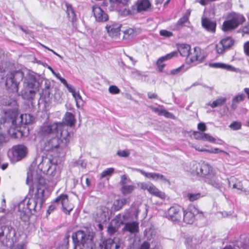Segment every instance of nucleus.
Here are the masks:
<instances>
[{
  "instance_id": "18",
  "label": "nucleus",
  "mask_w": 249,
  "mask_h": 249,
  "mask_svg": "<svg viewBox=\"0 0 249 249\" xmlns=\"http://www.w3.org/2000/svg\"><path fill=\"white\" fill-rule=\"evenodd\" d=\"M92 12L96 20L97 21H106L108 19L107 15L98 6H94L93 7Z\"/></svg>"
},
{
  "instance_id": "33",
  "label": "nucleus",
  "mask_w": 249,
  "mask_h": 249,
  "mask_svg": "<svg viewBox=\"0 0 249 249\" xmlns=\"http://www.w3.org/2000/svg\"><path fill=\"white\" fill-rule=\"evenodd\" d=\"M35 94L36 92L34 89H26L25 90H23L21 92V95L23 98L26 100L33 99Z\"/></svg>"
},
{
  "instance_id": "48",
  "label": "nucleus",
  "mask_w": 249,
  "mask_h": 249,
  "mask_svg": "<svg viewBox=\"0 0 249 249\" xmlns=\"http://www.w3.org/2000/svg\"><path fill=\"white\" fill-rule=\"evenodd\" d=\"M142 175L145 176L148 178L153 180L155 181L156 173L155 172H146V173H142Z\"/></svg>"
},
{
  "instance_id": "47",
  "label": "nucleus",
  "mask_w": 249,
  "mask_h": 249,
  "mask_svg": "<svg viewBox=\"0 0 249 249\" xmlns=\"http://www.w3.org/2000/svg\"><path fill=\"white\" fill-rule=\"evenodd\" d=\"M117 154L121 157H127L129 155L130 153L127 150H119Z\"/></svg>"
},
{
  "instance_id": "62",
  "label": "nucleus",
  "mask_w": 249,
  "mask_h": 249,
  "mask_svg": "<svg viewBox=\"0 0 249 249\" xmlns=\"http://www.w3.org/2000/svg\"><path fill=\"white\" fill-rule=\"evenodd\" d=\"M44 94V97L46 96L49 97L50 95V92L48 89H43L41 93V96H43Z\"/></svg>"
},
{
  "instance_id": "28",
  "label": "nucleus",
  "mask_w": 249,
  "mask_h": 249,
  "mask_svg": "<svg viewBox=\"0 0 249 249\" xmlns=\"http://www.w3.org/2000/svg\"><path fill=\"white\" fill-rule=\"evenodd\" d=\"M124 229L131 233H135L139 231V223L137 222H130L125 224Z\"/></svg>"
},
{
  "instance_id": "12",
  "label": "nucleus",
  "mask_w": 249,
  "mask_h": 249,
  "mask_svg": "<svg viewBox=\"0 0 249 249\" xmlns=\"http://www.w3.org/2000/svg\"><path fill=\"white\" fill-rule=\"evenodd\" d=\"M234 42V40L231 37L223 38L215 45L216 52L219 54H223L233 45Z\"/></svg>"
},
{
  "instance_id": "23",
  "label": "nucleus",
  "mask_w": 249,
  "mask_h": 249,
  "mask_svg": "<svg viewBox=\"0 0 249 249\" xmlns=\"http://www.w3.org/2000/svg\"><path fill=\"white\" fill-rule=\"evenodd\" d=\"M151 6V4L149 0H138L133 7L138 12H141L147 11Z\"/></svg>"
},
{
  "instance_id": "64",
  "label": "nucleus",
  "mask_w": 249,
  "mask_h": 249,
  "mask_svg": "<svg viewBox=\"0 0 249 249\" xmlns=\"http://www.w3.org/2000/svg\"><path fill=\"white\" fill-rule=\"evenodd\" d=\"M243 32L245 34H249V23L243 28Z\"/></svg>"
},
{
  "instance_id": "46",
  "label": "nucleus",
  "mask_w": 249,
  "mask_h": 249,
  "mask_svg": "<svg viewBox=\"0 0 249 249\" xmlns=\"http://www.w3.org/2000/svg\"><path fill=\"white\" fill-rule=\"evenodd\" d=\"M203 141H208L211 142H214L215 141V138L210 135L209 134L204 133Z\"/></svg>"
},
{
  "instance_id": "9",
  "label": "nucleus",
  "mask_w": 249,
  "mask_h": 249,
  "mask_svg": "<svg viewBox=\"0 0 249 249\" xmlns=\"http://www.w3.org/2000/svg\"><path fill=\"white\" fill-rule=\"evenodd\" d=\"M111 211L106 206L97 208L93 216L95 220L99 223H104L110 218Z\"/></svg>"
},
{
  "instance_id": "1",
  "label": "nucleus",
  "mask_w": 249,
  "mask_h": 249,
  "mask_svg": "<svg viewBox=\"0 0 249 249\" xmlns=\"http://www.w3.org/2000/svg\"><path fill=\"white\" fill-rule=\"evenodd\" d=\"M38 133L41 136L49 137L44 144L45 151L59 154L66 153L71 134L64 123H45L39 128Z\"/></svg>"
},
{
  "instance_id": "57",
  "label": "nucleus",
  "mask_w": 249,
  "mask_h": 249,
  "mask_svg": "<svg viewBox=\"0 0 249 249\" xmlns=\"http://www.w3.org/2000/svg\"><path fill=\"white\" fill-rule=\"evenodd\" d=\"M244 49L245 53L249 56V41H248L244 44Z\"/></svg>"
},
{
  "instance_id": "5",
  "label": "nucleus",
  "mask_w": 249,
  "mask_h": 249,
  "mask_svg": "<svg viewBox=\"0 0 249 249\" xmlns=\"http://www.w3.org/2000/svg\"><path fill=\"white\" fill-rule=\"evenodd\" d=\"M6 115L12 120V124L15 131H20L19 128L22 124H27L33 121V117L29 114H21L18 117V110H9L6 112Z\"/></svg>"
},
{
  "instance_id": "41",
  "label": "nucleus",
  "mask_w": 249,
  "mask_h": 249,
  "mask_svg": "<svg viewBox=\"0 0 249 249\" xmlns=\"http://www.w3.org/2000/svg\"><path fill=\"white\" fill-rule=\"evenodd\" d=\"M55 77L67 88L69 91L70 90V89H71L73 87L72 85L68 84L67 81L64 78L61 77L59 73Z\"/></svg>"
},
{
  "instance_id": "63",
  "label": "nucleus",
  "mask_w": 249,
  "mask_h": 249,
  "mask_svg": "<svg viewBox=\"0 0 249 249\" xmlns=\"http://www.w3.org/2000/svg\"><path fill=\"white\" fill-rule=\"evenodd\" d=\"M121 203L124 206L127 203H129V199L128 198H121Z\"/></svg>"
},
{
  "instance_id": "20",
  "label": "nucleus",
  "mask_w": 249,
  "mask_h": 249,
  "mask_svg": "<svg viewBox=\"0 0 249 249\" xmlns=\"http://www.w3.org/2000/svg\"><path fill=\"white\" fill-rule=\"evenodd\" d=\"M177 55V53L176 52H171L165 56H162L159 58L157 61V66L158 68L159 71L160 72H162L164 67L165 66V64L164 62L165 61L169 60L172 58L176 56Z\"/></svg>"
},
{
  "instance_id": "27",
  "label": "nucleus",
  "mask_w": 249,
  "mask_h": 249,
  "mask_svg": "<svg viewBox=\"0 0 249 249\" xmlns=\"http://www.w3.org/2000/svg\"><path fill=\"white\" fill-rule=\"evenodd\" d=\"M120 247V243L118 241V239L117 238L108 239L105 242V249H118Z\"/></svg>"
},
{
  "instance_id": "52",
  "label": "nucleus",
  "mask_w": 249,
  "mask_h": 249,
  "mask_svg": "<svg viewBox=\"0 0 249 249\" xmlns=\"http://www.w3.org/2000/svg\"><path fill=\"white\" fill-rule=\"evenodd\" d=\"M109 91L112 94H117L120 91V89L116 86H111L109 88Z\"/></svg>"
},
{
  "instance_id": "56",
  "label": "nucleus",
  "mask_w": 249,
  "mask_h": 249,
  "mask_svg": "<svg viewBox=\"0 0 249 249\" xmlns=\"http://www.w3.org/2000/svg\"><path fill=\"white\" fill-rule=\"evenodd\" d=\"M197 128L198 129L201 131H204L206 130V126L204 123H200L197 125Z\"/></svg>"
},
{
  "instance_id": "25",
  "label": "nucleus",
  "mask_w": 249,
  "mask_h": 249,
  "mask_svg": "<svg viewBox=\"0 0 249 249\" xmlns=\"http://www.w3.org/2000/svg\"><path fill=\"white\" fill-rule=\"evenodd\" d=\"M147 191L151 195L161 199H165L166 195L164 193L159 190L154 185L150 183Z\"/></svg>"
},
{
  "instance_id": "50",
  "label": "nucleus",
  "mask_w": 249,
  "mask_h": 249,
  "mask_svg": "<svg viewBox=\"0 0 249 249\" xmlns=\"http://www.w3.org/2000/svg\"><path fill=\"white\" fill-rule=\"evenodd\" d=\"M114 206L115 209L117 211L120 210L123 206V205L121 203V199H117L114 202Z\"/></svg>"
},
{
  "instance_id": "29",
  "label": "nucleus",
  "mask_w": 249,
  "mask_h": 249,
  "mask_svg": "<svg viewBox=\"0 0 249 249\" xmlns=\"http://www.w3.org/2000/svg\"><path fill=\"white\" fill-rule=\"evenodd\" d=\"M178 51L181 56L188 58L190 53L191 47L189 45L181 44L178 45Z\"/></svg>"
},
{
  "instance_id": "36",
  "label": "nucleus",
  "mask_w": 249,
  "mask_h": 249,
  "mask_svg": "<svg viewBox=\"0 0 249 249\" xmlns=\"http://www.w3.org/2000/svg\"><path fill=\"white\" fill-rule=\"evenodd\" d=\"M190 13L191 12L189 10H187L185 15L178 21V24L181 26H189V17Z\"/></svg>"
},
{
  "instance_id": "30",
  "label": "nucleus",
  "mask_w": 249,
  "mask_h": 249,
  "mask_svg": "<svg viewBox=\"0 0 249 249\" xmlns=\"http://www.w3.org/2000/svg\"><path fill=\"white\" fill-rule=\"evenodd\" d=\"M229 186L232 185V188L240 191H243V187L242 182L235 178L232 177L228 181Z\"/></svg>"
},
{
  "instance_id": "49",
  "label": "nucleus",
  "mask_w": 249,
  "mask_h": 249,
  "mask_svg": "<svg viewBox=\"0 0 249 249\" xmlns=\"http://www.w3.org/2000/svg\"><path fill=\"white\" fill-rule=\"evenodd\" d=\"M207 152L211 153L217 154L219 153H224L227 154V153L223 150H220L217 148H213L211 149H207Z\"/></svg>"
},
{
  "instance_id": "55",
  "label": "nucleus",
  "mask_w": 249,
  "mask_h": 249,
  "mask_svg": "<svg viewBox=\"0 0 249 249\" xmlns=\"http://www.w3.org/2000/svg\"><path fill=\"white\" fill-rule=\"evenodd\" d=\"M129 0H110L112 3H121L124 5L126 4Z\"/></svg>"
},
{
  "instance_id": "44",
  "label": "nucleus",
  "mask_w": 249,
  "mask_h": 249,
  "mask_svg": "<svg viewBox=\"0 0 249 249\" xmlns=\"http://www.w3.org/2000/svg\"><path fill=\"white\" fill-rule=\"evenodd\" d=\"M183 67H184L183 65H182L181 66H180L178 68L173 69L171 71L170 73L172 75L178 74L183 71Z\"/></svg>"
},
{
  "instance_id": "32",
  "label": "nucleus",
  "mask_w": 249,
  "mask_h": 249,
  "mask_svg": "<svg viewBox=\"0 0 249 249\" xmlns=\"http://www.w3.org/2000/svg\"><path fill=\"white\" fill-rule=\"evenodd\" d=\"M226 100L227 99L225 97H221L212 102L208 103L207 106H210L212 108L221 107L225 103Z\"/></svg>"
},
{
  "instance_id": "6",
  "label": "nucleus",
  "mask_w": 249,
  "mask_h": 249,
  "mask_svg": "<svg viewBox=\"0 0 249 249\" xmlns=\"http://www.w3.org/2000/svg\"><path fill=\"white\" fill-rule=\"evenodd\" d=\"M61 204L63 212L66 214H69L73 208L72 204L70 202L68 196L66 194H61L49 207L47 213L50 214L57 208V205Z\"/></svg>"
},
{
  "instance_id": "16",
  "label": "nucleus",
  "mask_w": 249,
  "mask_h": 249,
  "mask_svg": "<svg viewBox=\"0 0 249 249\" xmlns=\"http://www.w3.org/2000/svg\"><path fill=\"white\" fill-rule=\"evenodd\" d=\"M122 25L115 22H110L106 26L108 35L111 37H116L120 34Z\"/></svg>"
},
{
  "instance_id": "13",
  "label": "nucleus",
  "mask_w": 249,
  "mask_h": 249,
  "mask_svg": "<svg viewBox=\"0 0 249 249\" xmlns=\"http://www.w3.org/2000/svg\"><path fill=\"white\" fill-rule=\"evenodd\" d=\"M183 212V208L181 206L175 205L169 209L166 217L173 221H179L182 217Z\"/></svg>"
},
{
  "instance_id": "24",
  "label": "nucleus",
  "mask_w": 249,
  "mask_h": 249,
  "mask_svg": "<svg viewBox=\"0 0 249 249\" xmlns=\"http://www.w3.org/2000/svg\"><path fill=\"white\" fill-rule=\"evenodd\" d=\"M69 91L71 93L72 97L74 99L76 107L78 108L82 107L83 106V101L81 96L80 94L79 91L76 90L73 87L71 89H70V90Z\"/></svg>"
},
{
  "instance_id": "22",
  "label": "nucleus",
  "mask_w": 249,
  "mask_h": 249,
  "mask_svg": "<svg viewBox=\"0 0 249 249\" xmlns=\"http://www.w3.org/2000/svg\"><path fill=\"white\" fill-rule=\"evenodd\" d=\"M15 235V230L10 226L0 227V239L5 237L7 239H10Z\"/></svg>"
},
{
  "instance_id": "58",
  "label": "nucleus",
  "mask_w": 249,
  "mask_h": 249,
  "mask_svg": "<svg viewBox=\"0 0 249 249\" xmlns=\"http://www.w3.org/2000/svg\"><path fill=\"white\" fill-rule=\"evenodd\" d=\"M192 147H194L195 148V149L197 151H200V152H207V149L204 148V147H200L199 146L197 145H192Z\"/></svg>"
},
{
  "instance_id": "60",
  "label": "nucleus",
  "mask_w": 249,
  "mask_h": 249,
  "mask_svg": "<svg viewBox=\"0 0 249 249\" xmlns=\"http://www.w3.org/2000/svg\"><path fill=\"white\" fill-rule=\"evenodd\" d=\"M116 231H117V229L115 227H113L112 225L109 226V227L108 228V231L109 232V233L113 234Z\"/></svg>"
},
{
  "instance_id": "15",
  "label": "nucleus",
  "mask_w": 249,
  "mask_h": 249,
  "mask_svg": "<svg viewBox=\"0 0 249 249\" xmlns=\"http://www.w3.org/2000/svg\"><path fill=\"white\" fill-rule=\"evenodd\" d=\"M131 182V179L127 178L125 175L121 176L120 183L121 185V191L123 194L124 195L130 194L135 190L136 188V186L135 185L128 184V183Z\"/></svg>"
},
{
  "instance_id": "59",
  "label": "nucleus",
  "mask_w": 249,
  "mask_h": 249,
  "mask_svg": "<svg viewBox=\"0 0 249 249\" xmlns=\"http://www.w3.org/2000/svg\"><path fill=\"white\" fill-rule=\"evenodd\" d=\"M150 244L147 242H144L140 246V249H149Z\"/></svg>"
},
{
  "instance_id": "43",
  "label": "nucleus",
  "mask_w": 249,
  "mask_h": 249,
  "mask_svg": "<svg viewBox=\"0 0 249 249\" xmlns=\"http://www.w3.org/2000/svg\"><path fill=\"white\" fill-rule=\"evenodd\" d=\"M155 181H160L165 183L168 181V180L163 175L160 173H156Z\"/></svg>"
},
{
  "instance_id": "61",
  "label": "nucleus",
  "mask_w": 249,
  "mask_h": 249,
  "mask_svg": "<svg viewBox=\"0 0 249 249\" xmlns=\"http://www.w3.org/2000/svg\"><path fill=\"white\" fill-rule=\"evenodd\" d=\"M150 108L155 113H157L159 115H160V112L162 109L161 108H159L158 107H154L153 106L150 107Z\"/></svg>"
},
{
  "instance_id": "38",
  "label": "nucleus",
  "mask_w": 249,
  "mask_h": 249,
  "mask_svg": "<svg viewBox=\"0 0 249 249\" xmlns=\"http://www.w3.org/2000/svg\"><path fill=\"white\" fill-rule=\"evenodd\" d=\"M203 196L200 193H188L187 195V198L190 201H194L195 200H196L200 198L203 197Z\"/></svg>"
},
{
  "instance_id": "7",
  "label": "nucleus",
  "mask_w": 249,
  "mask_h": 249,
  "mask_svg": "<svg viewBox=\"0 0 249 249\" xmlns=\"http://www.w3.org/2000/svg\"><path fill=\"white\" fill-rule=\"evenodd\" d=\"M23 78V73L20 71L11 73L7 78L5 85L8 90L13 93H17L18 84Z\"/></svg>"
},
{
  "instance_id": "53",
  "label": "nucleus",
  "mask_w": 249,
  "mask_h": 249,
  "mask_svg": "<svg viewBox=\"0 0 249 249\" xmlns=\"http://www.w3.org/2000/svg\"><path fill=\"white\" fill-rule=\"evenodd\" d=\"M160 35L165 37H170L173 36L172 33L165 30H162L160 32Z\"/></svg>"
},
{
  "instance_id": "3",
  "label": "nucleus",
  "mask_w": 249,
  "mask_h": 249,
  "mask_svg": "<svg viewBox=\"0 0 249 249\" xmlns=\"http://www.w3.org/2000/svg\"><path fill=\"white\" fill-rule=\"evenodd\" d=\"M37 168L40 172L48 175V183L44 181V184L48 190H52L59 180L60 177L61 171L56 163V160L55 159L51 160L47 157L43 158L41 162L38 165ZM31 170L40 175L41 178L45 180L37 171L33 170L32 168L29 169L28 172Z\"/></svg>"
},
{
  "instance_id": "14",
  "label": "nucleus",
  "mask_w": 249,
  "mask_h": 249,
  "mask_svg": "<svg viewBox=\"0 0 249 249\" xmlns=\"http://www.w3.org/2000/svg\"><path fill=\"white\" fill-rule=\"evenodd\" d=\"M198 213L199 211L194 205L188 206L186 210L183 209L182 213L183 221L187 224L193 223L195 216Z\"/></svg>"
},
{
  "instance_id": "11",
  "label": "nucleus",
  "mask_w": 249,
  "mask_h": 249,
  "mask_svg": "<svg viewBox=\"0 0 249 249\" xmlns=\"http://www.w3.org/2000/svg\"><path fill=\"white\" fill-rule=\"evenodd\" d=\"M245 19L241 15H235L231 19L224 22L223 30L228 31L236 28L239 24L242 23Z\"/></svg>"
},
{
  "instance_id": "42",
  "label": "nucleus",
  "mask_w": 249,
  "mask_h": 249,
  "mask_svg": "<svg viewBox=\"0 0 249 249\" xmlns=\"http://www.w3.org/2000/svg\"><path fill=\"white\" fill-rule=\"evenodd\" d=\"M160 116H163L167 118H171L173 119H175V116L171 112L167 111L166 110L162 109L160 112Z\"/></svg>"
},
{
  "instance_id": "35",
  "label": "nucleus",
  "mask_w": 249,
  "mask_h": 249,
  "mask_svg": "<svg viewBox=\"0 0 249 249\" xmlns=\"http://www.w3.org/2000/svg\"><path fill=\"white\" fill-rule=\"evenodd\" d=\"M63 120L67 123V125L70 126H71L74 125L75 122L74 115L69 112L66 113Z\"/></svg>"
},
{
  "instance_id": "21",
  "label": "nucleus",
  "mask_w": 249,
  "mask_h": 249,
  "mask_svg": "<svg viewBox=\"0 0 249 249\" xmlns=\"http://www.w3.org/2000/svg\"><path fill=\"white\" fill-rule=\"evenodd\" d=\"M209 66L212 68H220L222 69L234 72L236 73L241 72V70L239 69L235 68L231 65L223 63L218 62L210 63L209 64Z\"/></svg>"
},
{
  "instance_id": "10",
  "label": "nucleus",
  "mask_w": 249,
  "mask_h": 249,
  "mask_svg": "<svg viewBox=\"0 0 249 249\" xmlns=\"http://www.w3.org/2000/svg\"><path fill=\"white\" fill-rule=\"evenodd\" d=\"M27 148L23 145H18L14 146L8 152V156L13 160L18 161L23 158L27 154Z\"/></svg>"
},
{
  "instance_id": "8",
  "label": "nucleus",
  "mask_w": 249,
  "mask_h": 249,
  "mask_svg": "<svg viewBox=\"0 0 249 249\" xmlns=\"http://www.w3.org/2000/svg\"><path fill=\"white\" fill-rule=\"evenodd\" d=\"M93 233L90 232H85L83 231H79L72 235L73 239L82 244L83 247L92 249L94 246L93 241Z\"/></svg>"
},
{
  "instance_id": "39",
  "label": "nucleus",
  "mask_w": 249,
  "mask_h": 249,
  "mask_svg": "<svg viewBox=\"0 0 249 249\" xmlns=\"http://www.w3.org/2000/svg\"><path fill=\"white\" fill-rule=\"evenodd\" d=\"M114 172V169L113 168H108L106 170L103 171L101 174V178H104L107 176H110Z\"/></svg>"
},
{
  "instance_id": "31",
  "label": "nucleus",
  "mask_w": 249,
  "mask_h": 249,
  "mask_svg": "<svg viewBox=\"0 0 249 249\" xmlns=\"http://www.w3.org/2000/svg\"><path fill=\"white\" fill-rule=\"evenodd\" d=\"M141 30L137 28H128L123 31V33L125 36H128L133 37L140 34Z\"/></svg>"
},
{
  "instance_id": "40",
  "label": "nucleus",
  "mask_w": 249,
  "mask_h": 249,
  "mask_svg": "<svg viewBox=\"0 0 249 249\" xmlns=\"http://www.w3.org/2000/svg\"><path fill=\"white\" fill-rule=\"evenodd\" d=\"M242 123L238 121H234L231 123L229 127L232 130H238L241 129Z\"/></svg>"
},
{
  "instance_id": "51",
  "label": "nucleus",
  "mask_w": 249,
  "mask_h": 249,
  "mask_svg": "<svg viewBox=\"0 0 249 249\" xmlns=\"http://www.w3.org/2000/svg\"><path fill=\"white\" fill-rule=\"evenodd\" d=\"M150 183L145 182H139L138 183V186L142 189L143 190H148L149 184Z\"/></svg>"
},
{
  "instance_id": "26",
  "label": "nucleus",
  "mask_w": 249,
  "mask_h": 249,
  "mask_svg": "<svg viewBox=\"0 0 249 249\" xmlns=\"http://www.w3.org/2000/svg\"><path fill=\"white\" fill-rule=\"evenodd\" d=\"M202 25L208 31L212 33L215 32L216 23L214 21H211L207 18H204L202 19Z\"/></svg>"
},
{
  "instance_id": "54",
  "label": "nucleus",
  "mask_w": 249,
  "mask_h": 249,
  "mask_svg": "<svg viewBox=\"0 0 249 249\" xmlns=\"http://www.w3.org/2000/svg\"><path fill=\"white\" fill-rule=\"evenodd\" d=\"M204 133L203 132H195L194 133V135L196 139L203 140Z\"/></svg>"
},
{
  "instance_id": "2",
  "label": "nucleus",
  "mask_w": 249,
  "mask_h": 249,
  "mask_svg": "<svg viewBox=\"0 0 249 249\" xmlns=\"http://www.w3.org/2000/svg\"><path fill=\"white\" fill-rule=\"evenodd\" d=\"M26 183L30 186V191L32 190L34 193V196L26 197L19 204L18 210L21 216L22 215L28 217L33 212L36 211L38 203L39 207H41L43 203L44 194L49 190L40 176L31 170L27 172Z\"/></svg>"
},
{
  "instance_id": "34",
  "label": "nucleus",
  "mask_w": 249,
  "mask_h": 249,
  "mask_svg": "<svg viewBox=\"0 0 249 249\" xmlns=\"http://www.w3.org/2000/svg\"><path fill=\"white\" fill-rule=\"evenodd\" d=\"M36 82L35 78L32 76H29V77L26 78L24 80V87L26 89H34L35 87Z\"/></svg>"
},
{
  "instance_id": "4",
  "label": "nucleus",
  "mask_w": 249,
  "mask_h": 249,
  "mask_svg": "<svg viewBox=\"0 0 249 249\" xmlns=\"http://www.w3.org/2000/svg\"><path fill=\"white\" fill-rule=\"evenodd\" d=\"M191 172L202 178L204 181L212 186L219 188L222 183L215 171L208 163L202 161L191 164Z\"/></svg>"
},
{
  "instance_id": "19",
  "label": "nucleus",
  "mask_w": 249,
  "mask_h": 249,
  "mask_svg": "<svg viewBox=\"0 0 249 249\" xmlns=\"http://www.w3.org/2000/svg\"><path fill=\"white\" fill-rule=\"evenodd\" d=\"M239 244L243 249H249V238L245 236H242L240 241L237 242V245H230L226 246L223 249H240Z\"/></svg>"
},
{
  "instance_id": "45",
  "label": "nucleus",
  "mask_w": 249,
  "mask_h": 249,
  "mask_svg": "<svg viewBox=\"0 0 249 249\" xmlns=\"http://www.w3.org/2000/svg\"><path fill=\"white\" fill-rule=\"evenodd\" d=\"M245 95L243 94H240L235 96L233 99V103H239L244 100Z\"/></svg>"
},
{
  "instance_id": "17",
  "label": "nucleus",
  "mask_w": 249,
  "mask_h": 249,
  "mask_svg": "<svg viewBox=\"0 0 249 249\" xmlns=\"http://www.w3.org/2000/svg\"><path fill=\"white\" fill-rule=\"evenodd\" d=\"M204 58L201 50L199 47H195L193 52H190L188 59L190 62H201Z\"/></svg>"
},
{
  "instance_id": "37",
  "label": "nucleus",
  "mask_w": 249,
  "mask_h": 249,
  "mask_svg": "<svg viewBox=\"0 0 249 249\" xmlns=\"http://www.w3.org/2000/svg\"><path fill=\"white\" fill-rule=\"evenodd\" d=\"M66 6L67 8V14L68 18L70 19L72 22L76 20V14L70 4L68 3H66Z\"/></svg>"
}]
</instances>
